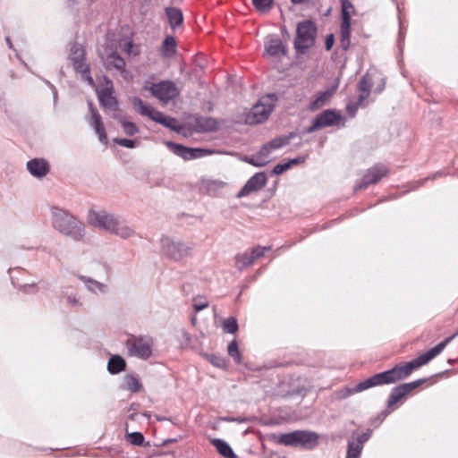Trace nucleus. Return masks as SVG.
Listing matches in <instances>:
<instances>
[{"label":"nucleus","mask_w":458,"mask_h":458,"mask_svg":"<svg viewBox=\"0 0 458 458\" xmlns=\"http://www.w3.org/2000/svg\"><path fill=\"white\" fill-rule=\"evenodd\" d=\"M351 21L350 20H342L341 28H340V44L341 47L344 50H347L350 47L351 40Z\"/></svg>","instance_id":"a878e982"},{"label":"nucleus","mask_w":458,"mask_h":458,"mask_svg":"<svg viewBox=\"0 0 458 458\" xmlns=\"http://www.w3.org/2000/svg\"><path fill=\"white\" fill-rule=\"evenodd\" d=\"M52 225L59 233L74 241H81L85 235L83 223L64 209H52Z\"/></svg>","instance_id":"20e7f679"},{"label":"nucleus","mask_w":458,"mask_h":458,"mask_svg":"<svg viewBox=\"0 0 458 458\" xmlns=\"http://www.w3.org/2000/svg\"><path fill=\"white\" fill-rule=\"evenodd\" d=\"M123 388L132 393H138L142 389V383L137 375L128 374L123 377Z\"/></svg>","instance_id":"bb28decb"},{"label":"nucleus","mask_w":458,"mask_h":458,"mask_svg":"<svg viewBox=\"0 0 458 458\" xmlns=\"http://www.w3.org/2000/svg\"><path fill=\"white\" fill-rule=\"evenodd\" d=\"M210 361L216 367L223 368L225 365V361L223 358L212 356Z\"/></svg>","instance_id":"3c124183"},{"label":"nucleus","mask_w":458,"mask_h":458,"mask_svg":"<svg viewBox=\"0 0 458 458\" xmlns=\"http://www.w3.org/2000/svg\"><path fill=\"white\" fill-rule=\"evenodd\" d=\"M223 329L229 334H234L238 330L237 320L234 318H229L223 323Z\"/></svg>","instance_id":"79ce46f5"},{"label":"nucleus","mask_w":458,"mask_h":458,"mask_svg":"<svg viewBox=\"0 0 458 458\" xmlns=\"http://www.w3.org/2000/svg\"><path fill=\"white\" fill-rule=\"evenodd\" d=\"M423 382H424V380L420 379V380L413 381L411 383L403 384V385H400V386L394 387L392 390L389 399L387 401L388 407H391L394 404H395L396 403H398L403 397H404L406 394H408L413 389L418 387Z\"/></svg>","instance_id":"f3484780"},{"label":"nucleus","mask_w":458,"mask_h":458,"mask_svg":"<svg viewBox=\"0 0 458 458\" xmlns=\"http://www.w3.org/2000/svg\"><path fill=\"white\" fill-rule=\"evenodd\" d=\"M289 141H290V137H278V138L272 140L270 142H268L266 145L268 146V149H270V151H272L275 149H278V148L284 147V145H287L289 143Z\"/></svg>","instance_id":"58836bf2"},{"label":"nucleus","mask_w":458,"mask_h":458,"mask_svg":"<svg viewBox=\"0 0 458 458\" xmlns=\"http://www.w3.org/2000/svg\"><path fill=\"white\" fill-rule=\"evenodd\" d=\"M286 53L282 40L277 36H269L265 41V55L273 57L284 55Z\"/></svg>","instance_id":"6ab92c4d"},{"label":"nucleus","mask_w":458,"mask_h":458,"mask_svg":"<svg viewBox=\"0 0 458 458\" xmlns=\"http://www.w3.org/2000/svg\"><path fill=\"white\" fill-rule=\"evenodd\" d=\"M143 89L145 90H149L151 95L163 104H167L170 100L174 99L179 95L178 88L170 81L152 83L149 87L146 85Z\"/></svg>","instance_id":"9d476101"},{"label":"nucleus","mask_w":458,"mask_h":458,"mask_svg":"<svg viewBox=\"0 0 458 458\" xmlns=\"http://www.w3.org/2000/svg\"><path fill=\"white\" fill-rule=\"evenodd\" d=\"M205 189L209 194H216L218 191L223 189L225 183L220 180H207L204 182Z\"/></svg>","instance_id":"c9c22d12"},{"label":"nucleus","mask_w":458,"mask_h":458,"mask_svg":"<svg viewBox=\"0 0 458 458\" xmlns=\"http://www.w3.org/2000/svg\"><path fill=\"white\" fill-rule=\"evenodd\" d=\"M372 73L367 72L359 83V89L360 91V95L359 98L358 105H361L362 102L369 97L370 89L372 87Z\"/></svg>","instance_id":"b1692460"},{"label":"nucleus","mask_w":458,"mask_h":458,"mask_svg":"<svg viewBox=\"0 0 458 458\" xmlns=\"http://www.w3.org/2000/svg\"><path fill=\"white\" fill-rule=\"evenodd\" d=\"M252 3L259 12L266 13L271 8L273 0H252Z\"/></svg>","instance_id":"a18cd8bd"},{"label":"nucleus","mask_w":458,"mask_h":458,"mask_svg":"<svg viewBox=\"0 0 458 458\" xmlns=\"http://www.w3.org/2000/svg\"><path fill=\"white\" fill-rule=\"evenodd\" d=\"M176 43L173 37H166L162 45V52L165 56H171L175 53Z\"/></svg>","instance_id":"f704fd0d"},{"label":"nucleus","mask_w":458,"mask_h":458,"mask_svg":"<svg viewBox=\"0 0 458 458\" xmlns=\"http://www.w3.org/2000/svg\"><path fill=\"white\" fill-rule=\"evenodd\" d=\"M363 447L360 443H354V437L348 442L346 458H360Z\"/></svg>","instance_id":"72a5a7b5"},{"label":"nucleus","mask_w":458,"mask_h":458,"mask_svg":"<svg viewBox=\"0 0 458 458\" xmlns=\"http://www.w3.org/2000/svg\"><path fill=\"white\" fill-rule=\"evenodd\" d=\"M449 341L450 338L445 339L425 353L418 356L416 359L403 366L394 367L393 369L374 375L373 377L359 383L353 389L346 388V394H344V396L345 397L352 394L364 391L372 386L394 383L407 377L414 369L427 364L437 356L445 349Z\"/></svg>","instance_id":"f03ea898"},{"label":"nucleus","mask_w":458,"mask_h":458,"mask_svg":"<svg viewBox=\"0 0 458 458\" xmlns=\"http://www.w3.org/2000/svg\"><path fill=\"white\" fill-rule=\"evenodd\" d=\"M154 342L148 335H131L126 341V348L130 356L148 360L152 355Z\"/></svg>","instance_id":"6e6552de"},{"label":"nucleus","mask_w":458,"mask_h":458,"mask_svg":"<svg viewBox=\"0 0 458 458\" xmlns=\"http://www.w3.org/2000/svg\"><path fill=\"white\" fill-rule=\"evenodd\" d=\"M89 108L90 112V116L88 119L89 125L94 129L95 132L98 136V140L101 143L106 145L107 144V136L106 133L105 126L102 122L101 115L98 112V110L93 106L92 103H89Z\"/></svg>","instance_id":"dca6fc26"},{"label":"nucleus","mask_w":458,"mask_h":458,"mask_svg":"<svg viewBox=\"0 0 458 458\" xmlns=\"http://www.w3.org/2000/svg\"><path fill=\"white\" fill-rule=\"evenodd\" d=\"M67 302L73 307H79L81 306L80 301L76 298V296L68 295L67 296Z\"/></svg>","instance_id":"603ef678"},{"label":"nucleus","mask_w":458,"mask_h":458,"mask_svg":"<svg viewBox=\"0 0 458 458\" xmlns=\"http://www.w3.org/2000/svg\"><path fill=\"white\" fill-rule=\"evenodd\" d=\"M69 60L74 70L81 74L82 80L86 81L89 85L94 86V80L89 73V66L86 63L85 49L80 44H73L71 47Z\"/></svg>","instance_id":"1a4fd4ad"},{"label":"nucleus","mask_w":458,"mask_h":458,"mask_svg":"<svg viewBox=\"0 0 458 458\" xmlns=\"http://www.w3.org/2000/svg\"><path fill=\"white\" fill-rule=\"evenodd\" d=\"M334 42H335L334 35L333 34L328 35L326 38V42H325L326 49L330 50L334 45Z\"/></svg>","instance_id":"5fc2aeb1"},{"label":"nucleus","mask_w":458,"mask_h":458,"mask_svg":"<svg viewBox=\"0 0 458 458\" xmlns=\"http://www.w3.org/2000/svg\"><path fill=\"white\" fill-rule=\"evenodd\" d=\"M343 120L342 115L335 110L327 109L318 114L312 125L307 129L311 133L318 129L338 124Z\"/></svg>","instance_id":"ddd939ff"},{"label":"nucleus","mask_w":458,"mask_h":458,"mask_svg":"<svg viewBox=\"0 0 458 458\" xmlns=\"http://www.w3.org/2000/svg\"><path fill=\"white\" fill-rule=\"evenodd\" d=\"M166 146L173 153L182 157L185 160L199 158L209 153L208 150L207 149L186 148L182 145L176 144L171 141H167Z\"/></svg>","instance_id":"4468645a"},{"label":"nucleus","mask_w":458,"mask_h":458,"mask_svg":"<svg viewBox=\"0 0 458 458\" xmlns=\"http://www.w3.org/2000/svg\"><path fill=\"white\" fill-rule=\"evenodd\" d=\"M114 141L123 147H125L127 148H134L139 145V141L129 140V139H114Z\"/></svg>","instance_id":"49530a36"},{"label":"nucleus","mask_w":458,"mask_h":458,"mask_svg":"<svg viewBox=\"0 0 458 458\" xmlns=\"http://www.w3.org/2000/svg\"><path fill=\"white\" fill-rule=\"evenodd\" d=\"M228 354L235 360L236 363L241 362V353L236 341H232L227 348Z\"/></svg>","instance_id":"37998d69"},{"label":"nucleus","mask_w":458,"mask_h":458,"mask_svg":"<svg viewBox=\"0 0 458 458\" xmlns=\"http://www.w3.org/2000/svg\"><path fill=\"white\" fill-rule=\"evenodd\" d=\"M100 105L109 110H116L117 101L114 96V86L112 81L106 77L102 78V82L96 89Z\"/></svg>","instance_id":"f8f14e48"},{"label":"nucleus","mask_w":458,"mask_h":458,"mask_svg":"<svg viewBox=\"0 0 458 458\" xmlns=\"http://www.w3.org/2000/svg\"><path fill=\"white\" fill-rule=\"evenodd\" d=\"M268 250L269 248L267 247L257 246L254 249H252L249 253L254 262L257 259H259L262 256H264L266 251H267Z\"/></svg>","instance_id":"de8ad7c7"},{"label":"nucleus","mask_w":458,"mask_h":458,"mask_svg":"<svg viewBox=\"0 0 458 458\" xmlns=\"http://www.w3.org/2000/svg\"><path fill=\"white\" fill-rule=\"evenodd\" d=\"M192 247L180 240L163 235L160 238V252L174 261L182 260L191 255Z\"/></svg>","instance_id":"423d86ee"},{"label":"nucleus","mask_w":458,"mask_h":458,"mask_svg":"<svg viewBox=\"0 0 458 458\" xmlns=\"http://www.w3.org/2000/svg\"><path fill=\"white\" fill-rule=\"evenodd\" d=\"M384 86H385V80H384V79H382V86L378 89V90H377V91H378V92L382 91V89H383Z\"/></svg>","instance_id":"13d9d810"},{"label":"nucleus","mask_w":458,"mask_h":458,"mask_svg":"<svg viewBox=\"0 0 458 458\" xmlns=\"http://www.w3.org/2000/svg\"><path fill=\"white\" fill-rule=\"evenodd\" d=\"M165 13L168 18L170 26L173 29H175V28L179 27L180 25H182V23L183 21V15H182V12L179 8L167 7L165 9Z\"/></svg>","instance_id":"cd10ccee"},{"label":"nucleus","mask_w":458,"mask_h":458,"mask_svg":"<svg viewBox=\"0 0 458 458\" xmlns=\"http://www.w3.org/2000/svg\"><path fill=\"white\" fill-rule=\"evenodd\" d=\"M118 120L126 135L132 136L139 132V128L136 126L135 123L125 120L123 117H118Z\"/></svg>","instance_id":"e433bc0d"},{"label":"nucleus","mask_w":458,"mask_h":458,"mask_svg":"<svg viewBox=\"0 0 458 458\" xmlns=\"http://www.w3.org/2000/svg\"><path fill=\"white\" fill-rule=\"evenodd\" d=\"M267 181V178L265 173L255 174L237 193V197L242 198L261 190L266 185Z\"/></svg>","instance_id":"2eb2a0df"},{"label":"nucleus","mask_w":458,"mask_h":458,"mask_svg":"<svg viewBox=\"0 0 458 458\" xmlns=\"http://www.w3.org/2000/svg\"><path fill=\"white\" fill-rule=\"evenodd\" d=\"M27 169L32 176L42 178L48 174L49 165L45 159L34 158L27 163Z\"/></svg>","instance_id":"4be33fe9"},{"label":"nucleus","mask_w":458,"mask_h":458,"mask_svg":"<svg viewBox=\"0 0 458 458\" xmlns=\"http://www.w3.org/2000/svg\"><path fill=\"white\" fill-rule=\"evenodd\" d=\"M88 223L95 228L116 235L121 239H129L136 233L125 221L106 210L91 209L88 214Z\"/></svg>","instance_id":"7ed1b4c3"},{"label":"nucleus","mask_w":458,"mask_h":458,"mask_svg":"<svg viewBox=\"0 0 458 458\" xmlns=\"http://www.w3.org/2000/svg\"><path fill=\"white\" fill-rule=\"evenodd\" d=\"M80 279L86 284L87 288L89 291L95 293H106L107 292V285L105 284H102L87 276H80Z\"/></svg>","instance_id":"7c9ffc66"},{"label":"nucleus","mask_w":458,"mask_h":458,"mask_svg":"<svg viewBox=\"0 0 458 458\" xmlns=\"http://www.w3.org/2000/svg\"><path fill=\"white\" fill-rule=\"evenodd\" d=\"M125 366V360L121 356L114 355L109 359L107 369L111 374H118L124 370Z\"/></svg>","instance_id":"c756f323"},{"label":"nucleus","mask_w":458,"mask_h":458,"mask_svg":"<svg viewBox=\"0 0 458 458\" xmlns=\"http://www.w3.org/2000/svg\"><path fill=\"white\" fill-rule=\"evenodd\" d=\"M131 102L133 108L141 115L147 116L152 121L158 123L165 127L170 128L173 131H178L181 129L175 118L165 115L162 112L144 104L140 98L133 97L131 98Z\"/></svg>","instance_id":"39448f33"},{"label":"nucleus","mask_w":458,"mask_h":458,"mask_svg":"<svg viewBox=\"0 0 458 458\" xmlns=\"http://www.w3.org/2000/svg\"><path fill=\"white\" fill-rule=\"evenodd\" d=\"M296 33L294 46L298 51H304L314 44L316 29L311 21L300 22Z\"/></svg>","instance_id":"9b49d317"},{"label":"nucleus","mask_w":458,"mask_h":458,"mask_svg":"<svg viewBox=\"0 0 458 458\" xmlns=\"http://www.w3.org/2000/svg\"><path fill=\"white\" fill-rule=\"evenodd\" d=\"M338 83L324 91H319L314 95L310 103V110L316 111L327 105L336 91Z\"/></svg>","instance_id":"a211bd4d"},{"label":"nucleus","mask_w":458,"mask_h":458,"mask_svg":"<svg viewBox=\"0 0 458 458\" xmlns=\"http://www.w3.org/2000/svg\"><path fill=\"white\" fill-rule=\"evenodd\" d=\"M277 443L285 446H297L296 430L281 434L277 437Z\"/></svg>","instance_id":"473e14b6"},{"label":"nucleus","mask_w":458,"mask_h":458,"mask_svg":"<svg viewBox=\"0 0 458 458\" xmlns=\"http://www.w3.org/2000/svg\"><path fill=\"white\" fill-rule=\"evenodd\" d=\"M101 58L106 67L114 68L117 71L124 72L125 62L117 53L114 52L106 57L102 56Z\"/></svg>","instance_id":"393cba45"},{"label":"nucleus","mask_w":458,"mask_h":458,"mask_svg":"<svg viewBox=\"0 0 458 458\" xmlns=\"http://www.w3.org/2000/svg\"><path fill=\"white\" fill-rule=\"evenodd\" d=\"M299 162L298 159H292L286 163H284V164H278L276 165L273 170H272V174H283L284 172H285L286 170H288L293 164H297Z\"/></svg>","instance_id":"c03bdc74"},{"label":"nucleus","mask_w":458,"mask_h":458,"mask_svg":"<svg viewBox=\"0 0 458 458\" xmlns=\"http://www.w3.org/2000/svg\"><path fill=\"white\" fill-rule=\"evenodd\" d=\"M357 106H354L353 104H348L347 105V110L348 112L352 114V116L354 115L356 110H357Z\"/></svg>","instance_id":"6e6d98bb"},{"label":"nucleus","mask_w":458,"mask_h":458,"mask_svg":"<svg viewBox=\"0 0 458 458\" xmlns=\"http://www.w3.org/2000/svg\"><path fill=\"white\" fill-rule=\"evenodd\" d=\"M387 173V170L383 165H377L368 170L363 176L361 183L358 186L359 189H364L368 185L377 182Z\"/></svg>","instance_id":"412c9836"},{"label":"nucleus","mask_w":458,"mask_h":458,"mask_svg":"<svg viewBox=\"0 0 458 458\" xmlns=\"http://www.w3.org/2000/svg\"><path fill=\"white\" fill-rule=\"evenodd\" d=\"M208 305V301H195L194 302V310L198 312V311H200L202 310H204L205 308H207Z\"/></svg>","instance_id":"864d4df0"},{"label":"nucleus","mask_w":458,"mask_h":458,"mask_svg":"<svg viewBox=\"0 0 458 458\" xmlns=\"http://www.w3.org/2000/svg\"><path fill=\"white\" fill-rule=\"evenodd\" d=\"M341 1V13H342V20H350L353 12V5L349 0H340Z\"/></svg>","instance_id":"4c0bfd02"},{"label":"nucleus","mask_w":458,"mask_h":458,"mask_svg":"<svg viewBox=\"0 0 458 458\" xmlns=\"http://www.w3.org/2000/svg\"><path fill=\"white\" fill-rule=\"evenodd\" d=\"M198 126L202 131H213L216 128V122L212 118H201L198 121Z\"/></svg>","instance_id":"ea45409f"},{"label":"nucleus","mask_w":458,"mask_h":458,"mask_svg":"<svg viewBox=\"0 0 458 458\" xmlns=\"http://www.w3.org/2000/svg\"><path fill=\"white\" fill-rule=\"evenodd\" d=\"M449 341L450 338L445 339L425 353L418 356L416 359L403 366L394 367L393 369L374 375L373 377L359 383L353 389L346 388V394H344V396L345 397L352 394L364 391L372 386L394 383L407 377L414 369L427 364L437 356L445 349Z\"/></svg>","instance_id":"f257e3e1"},{"label":"nucleus","mask_w":458,"mask_h":458,"mask_svg":"<svg viewBox=\"0 0 458 458\" xmlns=\"http://www.w3.org/2000/svg\"><path fill=\"white\" fill-rule=\"evenodd\" d=\"M369 433H362L358 435L357 437H354V443H360L361 446L363 447V444L369 440Z\"/></svg>","instance_id":"8fccbe9b"},{"label":"nucleus","mask_w":458,"mask_h":458,"mask_svg":"<svg viewBox=\"0 0 458 458\" xmlns=\"http://www.w3.org/2000/svg\"><path fill=\"white\" fill-rule=\"evenodd\" d=\"M270 153L268 146L264 145L258 153L245 157L244 160L254 166H264L270 161Z\"/></svg>","instance_id":"5701e85b"},{"label":"nucleus","mask_w":458,"mask_h":458,"mask_svg":"<svg viewBox=\"0 0 458 458\" xmlns=\"http://www.w3.org/2000/svg\"><path fill=\"white\" fill-rule=\"evenodd\" d=\"M133 49L134 46L131 41H127L123 46V50L128 55H137L138 52H135Z\"/></svg>","instance_id":"09e8293b"},{"label":"nucleus","mask_w":458,"mask_h":458,"mask_svg":"<svg viewBox=\"0 0 458 458\" xmlns=\"http://www.w3.org/2000/svg\"><path fill=\"white\" fill-rule=\"evenodd\" d=\"M253 260L249 252L238 254L235 257V267L239 270H242L253 264Z\"/></svg>","instance_id":"2f4dec72"},{"label":"nucleus","mask_w":458,"mask_h":458,"mask_svg":"<svg viewBox=\"0 0 458 458\" xmlns=\"http://www.w3.org/2000/svg\"><path fill=\"white\" fill-rule=\"evenodd\" d=\"M303 0H292L293 3L294 4H300L301 3Z\"/></svg>","instance_id":"bf43d9fd"},{"label":"nucleus","mask_w":458,"mask_h":458,"mask_svg":"<svg viewBox=\"0 0 458 458\" xmlns=\"http://www.w3.org/2000/svg\"><path fill=\"white\" fill-rule=\"evenodd\" d=\"M297 446L313 449L318 444V434L312 431L296 430Z\"/></svg>","instance_id":"aec40b11"},{"label":"nucleus","mask_w":458,"mask_h":458,"mask_svg":"<svg viewBox=\"0 0 458 458\" xmlns=\"http://www.w3.org/2000/svg\"><path fill=\"white\" fill-rule=\"evenodd\" d=\"M126 440L133 445H142L144 443V437L140 432H132L126 434Z\"/></svg>","instance_id":"a19ab883"},{"label":"nucleus","mask_w":458,"mask_h":458,"mask_svg":"<svg viewBox=\"0 0 458 458\" xmlns=\"http://www.w3.org/2000/svg\"><path fill=\"white\" fill-rule=\"evenodd\" d=\"M5 41H6L7 45H8V47H9L10 48H12V47H13V44H12V41H11V39H10V38H9V37H7V38H5Z\"/></svg>","instance_id":"4d7b16f0"},{"label":"nucleus","mask_w":458,"mask_h":458,"mask_svg":"<svg viewBox=\"0 0 458 458\" xmlns=\"http://www.w3.org/2000/svg\"><path fill=\"white\" fill-rule=\"evenodd\" d=\"M212 444L225 458H236L233 449L225 441L216 438L212 440Z\"/></svg>","instance_id":"c85d7f7f"},{"label":"nucleus","mask_w":458,"mask_h":458,"mask_svg":"<svg viewBox=\"0 0 458 458\" xmlns=\"http://www.w3.org/2000/svg\"><path fill=\"white\" fill-rule=\"evenodd\" d=\"M276 101V97L274 94L260 98L246 114L245 123L248 124H257L265 122L269 117Z\"/></svg>","instance_id":"0eeeda50"}]
</instances>
